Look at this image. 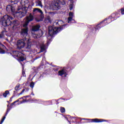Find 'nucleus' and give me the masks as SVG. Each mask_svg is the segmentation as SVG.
Instances as JSON below:
<instances>
[{
    "mask_svg": "<svg viewBox=\"0 0 124 124\" xmlns=\"http://www.w3.org/2000/svg\"><path fill=\"white\" fill-rule=\"evenodd\" d=\"M30 87H31V89H33V87H34V83L31 82L30 84Z\"/></svg>",
    "mask_w": 124,
    "mask_h": 124,
    "instance_id": "24",
    "label": "nucleus"
},
{
    "mask_svg": "<svg viewBox=\"0 0 124 124\" xmlns=\"http://www.w3.org/2000/svg\"><path fill=\"white\" fill-rule=\"evenodd\" d=\"M73 19V18L71 16H70L68 18V23H69V22L72 21V19Z\"/></svg>",
    "mask_w": 124,
    "mask_h": 124,
    "instance_id": "23",
    "label": "nucleus"
},
{
    "mask_svg": "<svg viewBox=\"0 0 124 124\" xmlns=\"http://www.w3.org/2000/svg\"><path fill=\"white\" fill-rule=\"evenodd\" d=\"M16 102H15L14 103H15Z\"/></svg>",
    "mask_w": 124,
    "mask_h": 124,
    "instance_id": "37",
    "label": "nucleus"
},
{
    "mask_svg": "<svg viewBox=\"0 0 124 124\" xmlns=\"http://www.w3.org/2000/svg\"><path fill=\"white\" fill-rule=\"evenodd\" d=\"M55 23L56 25H59V26H62V25H63V21L62 20H57Z\"/></svg>",
    "mask_w": 124,
    "mask_h": 124,
    "instance_id": "16",
    "label": "nucleus"
},
{
    "mask_svg": "<svg viewBox=\"0 0 124 124\" xmlns=\"http://www.w3.org/2000/svg\"><path fill=\"white\" fill-rule=\"evenodd\" d=\"M13 56L14 58H19V61H20V62H23L25 60V58L22 57V53L19 52L18 51H13Z\"/></svg>",
    "mask_w": 124,
    "mask_h": 124,
    "instance_id": "5",
    "label": "nucleus"
},
{
    "mask_svg": "<svg viewBox=\"0 0 124 124\" xmlns=\"http://www.w3.org/2000/svg\"><path fill=\"white\" fill-rule=\"evenodd\" d=\"M60 111L61 113H64V112H65V108H64L61 107L60 108Z\"/></svg>",
    "mask_w": 124,
    "mask_h": 124,
    "instance_id": "20",
    "label": "nucleus"
},
{
    "mask_svg": "<svg viewBox=\"0 0 124 124\" xmlns=\"http://www.w3.org/2000/svg\"><path fill=\"white\" fill-rule=\"evenodd\" d=\"M1 37H2V35H1V34H0V38H1Z\"/></svg>",
    "mask_w": 124,
    "mask_h": 124,
    "instance_id": "31",
    "label": "nucleus"
},
{
    "mask_svg": "<svg viewBox=\"0 0 124 124\" xmlns=\"http://www.w3.org/2000/svg\"><path fill=\"white\" fill-rule=\"evenodd\" d=\"M65 118L66 119V120H67V118H66V117H65Z\"/></svg>",
    "mask_w": 124,
    "mask_h": 124,
    "instance_id": "35",
    "label": "nucleus"
},
{
    "mask_svg": "<svg viewBox=\"0 0 124 124\" xmlns=\"http://www.w3.org/2000/svg\"><path fill=\"white\" fill-rule=\"evenodd\" d=\"M44 22L46 24H49V23H51V22H52V20H51V17H50V16L46 17L45 18Z\"/></svg>",
    "mask_w": 124,
    "mask_h": 124,
    "instance_id": "12",
    "label": "nucleus"
},
{
    "mask_svg": "<svg viewBox=\"0 0 124 124\" xmlns=\"http://www.w3.org/2000/svg\"><path fill=\"white\" fill-rule=\"evenodd\" d=\"M73 9V5L70 4V10H72Z\"/></svg>",
    "mask_w": 124,
    "mask_h": 124,
    "instance_id": "27",
    "label": "nucleus"
},
{
    "mask_svg": "<svg viewBox=\"0 0 124 124\" xmlns=\"http://www.w3.org/2000/svg\"><path fill=\"white\" fill-rule=\"evenodd\" d=\"M36 6H40L41 7H42V3L41 2V1L40 0H37L36 1Z\"/></svg>",
    "mask_w": 124,
    "mask_h": 124,
    "instance_id": "17",
    "label": "nucleus"
},
{
    "mask_svg": "<svg viewBox=\"0 0 124 124\" xmlns=\"http://www.w3.org/2000/svg\"><path fill=\"white\" fill-rule=\"evenodd\" d=\"M14 1H17V0H14Z\"/></svg>",
    "mask_w": 124,
    "mask_h": 124,
    "instance_id": "33",
    "label": "nucleus"
},
{
    "mask_svg": "<svg viewBox=\"0 0 124 124\" xmlns=\"http://www.w3.org/2000/svg\"><path fill=\"white\" fill-rule=\"evenodd\" d=\"M19 88H20V84H17L16 86L15 89L16 91H18V90H19Z\"/></svg>",
    "mask_w": 124,
    "mask_h": 124,
    "instance_id": "22",
    "label": "nucleus"
},
{
    "mask_svg": "<svg viewBox=\"0 0 124 124\" xmlns=\"http://www.w3.org/2000/svg\"><path fill=\"white\" fill-rule=\"evenodd\" d=\"M33 20V16L31 14H30L29 16H27L25 19V23L23 25V29L21 30V34L23 36H27L28 35V31H29V28H28V25L30 22Z\"/></svg>",
    "mask_w": 124,
    "mask_h": 124,
    "instance_id": "1",
    "label": "nucleus"
},
{
    "mask_svg": "<svg viewBox=\"0 0 124 124\" xmlns=\"http://www.w3.org/2000/svg\"><path fill=\"white\" fill-rule=\"evenodd\" d=\"M6 49V47L2 44L0 43V53L4 54V50Z\"/></svg>",
    "mask_w": 124,
    "mask_h": 124,
    "instance_id": "8",
    "label": "nucleus"
},
{
    "mask_svg": "<svg viewBox=\"0 0 124 124\" xmlns=\"http://www.w3.org/2000/svg\"><path fill=\"white\" fill-rule=\"evenodd\" d=\"M97 28H98V26H97Z\"/></svg>",
    "mask_w": 124,
    "mask_h": 124,
    "instance_id": "36",
    "label": "nucleus"
},
{
    "mask_svg": "<svg viewBox=\"0 0 124 124\" xmlns=\"http://www.w3.org/2000/svg\"><path fill=\"white\" fill-rule=\"evenodd\" d=\"M7 94H9V91H6L5 93H3V96H4V97H6V96H7Z\"/></svg>",
    "mask_w": 124,
    "mask_h": 124,
    "instance_id": "18",
    "label": "nucleus"
},
{
    "mask_svg": "<svg viewBox=\"0 0 124 124\" xmlns=\"http://www.w3.org/2000/svg\"><path fill=\"white\" fill-rule=\"evenodd\" d=\"M31 48V42H30V39H29L28 42H27L26 48H27L28 50H30Z\"/></svg>",
    "mask_w": 124,
    "mask_h": 124,
    "instance_id": "14",
    "label": "nucleus"
},
{
    "mask_svg": "<svg viewBox=\"0 0 124 124\" xmlns=\"http://www.w3.org/2000/svg\"><path fill=\"white\" fill-rule=\"evenodd\" d=\"M17 20H15L13 22L14 25H15V26H17V25L16 24V23H17Z\"/></svg>",
    "mask_w": 124,
    "mask_h": 124,
    "instance_id": "29",
    "label": "nucleus"
},
{
    "mask_svg": "<svg viewBox=\"0 0 124 124\" xmlns=\"http://www.w3.org/2000/svg\"><path fill=\"white\" fill-rule=\"evenodd\" d=\"M24 92H25V89H23L22 91L19 93V94H22L23 93H24Z\"/></svg>",
    "mask_w": 124,
    "mask_h": 124,
    "instance_id": "30",
    "label": "nucleus"
},
{
    "mask_svg": "<svg viewBox=\"0 0 124 124\" xmlns=\"http://www.w3.org/2000/svg\"><path fill=\"white\" fill-rule=\"evenodd\" d=\"M40 47L41 52H43V51L45 50V46L44 45V44H43L41 45Z\"/></svg>",
    "mask_w": 124,
    "mask_h": 124,
    "instance_id": "19",
    "label": "nucleus"
},
{
    "mask_svg": "<svg viewBox=\"0 0 124 124\" xmlns=\"http://www.w3.org/2000/svg\"><path fill=\"white\" fill-rule=\"evenodd\" d=\"M33 12L35 13H37V12H39V13H41V14H43V12H42V11H41V10L39 9V8H34L33 10Z\"/></svg>",
    "mask_w": 124,
    "mask_h": 124,
    "instance_id": "15",
    "label": "nucleus"
},
{
    "mask_svg": "<svg viewBox=\"0 0 124 124\" xmlns=\"http://www.w3.org/2000/svg\"><path fill=\"white\" fill-rule=\"evenodd\" d=\"M15 15L19 18H22L24 15V13L23 12H16Z\"/></svg>",
    "mask_w": 124,
    "mask_h": 124,
    "instance_id": "10",
    "label": "nucleus"
},
{
    "mask_svg": "<svg viewBox=\"0 0 124 124\" xmlns=\"http://www.w3.org/2000/svg\"><path fill=\"white\" fill-rule=\"evenodd\" d=\"M31 94H32V95H34V94H33V93H31Z\"/></svg>",
    "mask_w": 124,
    "mask_h": 124,
    "instance_id": "32",
    "label": "nucleus"
},
{
    "mask_svg": "<svg viewBox=\"0 0 124 124\" xmlns=\"http://www.w3.org/2000/svg\"><path fill=\"white\" fill-rule=\"evenodd\" d=\"M58 74L59 76H62V75L66 74V72L64 70H62L58 71Z\"/></svg>",
    "mask_w": 124,
    "mask_h": 124,
    "instance_id": "13",
    "label": "nucleus"
},
{
    "mask_svg": "<svg viewBox=\"0 0 124 124\" xmlns=\"http://www.w3.org/2000/svg\"><path fill=\"white\" fill-rule=\"evenodd\" d=\"M62 27L56 28L55 27L49 26L48 27V36L47 37V44H49L52 40V38L54 34H57L59 31H62Z\"/></svg>",
    "mask_w": 124,
    "mask_h": 124,
    "instance_id": "2",
    "label": "nucleus"
},
{
    "mask_svg": "<svg viewBox=\"0 0 124 124\" xmlns=\"http://www.w3.org/2000/svg\"><path fill=\"white\" fill-rule=\"evenodd\" d=\"M40 28V26L39 25H36L34 26H33L32 28V31H37L38 30H39Z\"/></svg>",
    "mask_w": 124,
    "mask_h": 124,
    "instance_id": "11",
    "label": "nucleus"
},
{
    "mask_svg": "<svg viewBox=\"0 0 124 124\" xmlns=\"http://www.w3.org/2000/svg\"><path fill=\"white\" fill-rule=\"evenodd\" d=\"M61 4L62 5H64V4H65L64 0H57L53 5L54 9H60V8H61Z\"/></svg>",
    "mask_w": 124,
    "mask_h": 124,
    "instance_id": "4",
    "label": "nucleus"
},
{
    "mask_svg": "<svg viewBox=\"0 0 124 124\" xmlns=\"http://www.w3.org/2000/svg\"><path fill=\"white\" fill-rule=\"evenodd\" d=\"M17 46L18 49H22L26 46V43L24 40H19L17 42Z\"/></svg>",
    "mask_w": 124,
    "mask_h": 124,
    "instance_id": "6",
    "label": "nucleus"
},
{
    "mask_svg": "<svg viewBox=\"0 0 124 124\" xmlns=\"http://www.w3.org/2000/svg\"><path fill=\"white\" fill-rule=\"evenodd\" d=\"M91 123H103V122H108L107 120H105L104 119H98L97 118L92 119Z\"/></svg>",
    "mask_w": 124,
    "mask_h": 124,
    "instance_id": "7",
    "label": "nucleus"
},
{
    "mask_svg": "<svg viewBox=\"0 0 124 124\" xmlns=\"http://www.w3.org/2000/svg\"><path fill=\"white\" fill-rule=\"evenodd\" d=\"M121 14H122V15H124V9H121Z\"/></svg>",
    "mask_w": 124,
    "mask_h": 124,
    "instance_id": "28",
    "label": "nucleus"
},
{
    "mask_svg": "<svg viewBox=\"0 0 124 124\" xmlns=\"http://www.w3.org/2000/svg\"><path fill=\"white\" fill-rule=\"evenodd\" d=\"M69 16H70V17H73V13H72V12H70L69 13Z\"/></svg>",
    "mask_w": 124,
    "mask_h": 124,
    "instance_id": "26",
    "label": "nucleus"
},
{
    "mask_svg": "<svg viewBox=\"0 0 124 124\" xmlns=\"http://www.w3.org/2000/svg\"><path fill=\"white\" fill-rule=\"evenodd\" d=\"M5 120V116H4L1 121L0 124H2V123L4 122Z\"/></svg>",
    "mask_w": 124,
    "mask_h": 124,
    "instance_id": "25",
    "label": "nucleus"
},
{
    "mask_svg": "<svg viewBox=\"0 0 124 124\" xmlns=\"http://www.w3.org/2000/svg\"><path fill=\"white\" fill-rule=\"evenodd\" d=\"M6 10L7 11H12V12H14L15 11V8L11 5H8L6 7Z\"/></svg>",
    "mask_w": 124,
    "mask_h": 124,
    "instance_id": "9",
    "label": "nucleus"
},
{
    "mask_svg": "<svg viewBox=\"0 0 124 124\" xmlns=\"http://www.w3.org/2000/svg\"><path fill=\"white\" fill-rule=\"evenodd\" d=\"M18 101H19V100H17L16 102H18Z\"/></svg>",
    "mask_w": 124,
    "mask_h": 124,
    "instance_id": "34",
    "label": "nucleus"
},
{
    "mask_svg": "<svg viewBox=\"0 0 124 124\" xmlns=\"http://www.w3.org/2000/svg\"><path fill=\"white\" fill-rule=\"evenodd\" d=\"M25 97H29V96H26L22 97V99H23V100L22 101V103L27 102V101H28V100L27 99H24V98H25Z\"/></svg>",
    "mask_w": 124,
    "mask_h": 124,
    "instance_id": "21",
    "label": "nucleus"
},
{
    "mask_svg": "<svg viewBox=\"0 0 124 124\" xmlns=\"http://www.w3.org/2000/svg\"><path fill=\"white\" fill-rule=\"evenodd\" d=\"M11 20L13 19V17L10 16L6 15L3 16L1 18L2 25L3 27H7V26H10L11 25Z\"/></svg>",
    "mask_w": 124,
    "mask_h": 124,
    "instance_id": "3",
    "label": "nucleus"
}]
</instances>
